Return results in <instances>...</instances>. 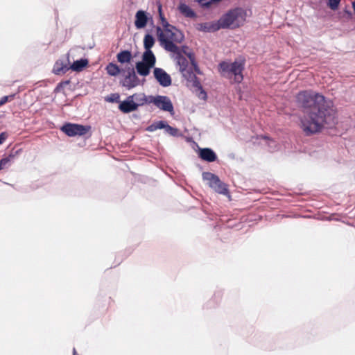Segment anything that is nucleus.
Returning a JSON list of instances; mask_svg holds the SVG:
<instances>
[{
  "mask_svg": "<svg viewBox=\"0 0 355 355\" xmlns=\"http://www.w3.org/2000/svg\"><path fill=\"white\" fill-rule=\"evenodd\" d=\"M119 109L123 113H129L137 110L136 104L130 96H128L125 101L120 103Z\"/></svg>",
  "mask_w": 355,
  "mask_h": 355,
  "instance_id": "obj_13",
  "label": "nucleus"
},
{
  "mask_svg": "<svg viewBox=\"0 0 355 355\" xmlns=\"http://www.w3.org/2000/svg\"><path fill=\"white\" fill-rule=\"evenodd\" d=\"M340 0H329L328 6L333 10H336L339 6Z\"/></svg>",
  "mask_w": 355,
  "mask_h": 355,
  "instance_id": "obj_29",
  "label": "nucleus"
},
{
  "mask_svg": "<svg viewBox=\"0 0 355 355\" xmlns=\"http://www.w3.org/2000/svg\"><path fill=\"white\" fill-rule=\"evenodd\" d=\"M132 101L135 102L137 105V108L138 107L144 105L145 103H149V96L147 97L144 94H135L133 95L129 96Z\"/></svg>",
  "mask_w": 355,
  "mask_h": 355,
  "instance_id": "obj_18",
  "label": "nucleus"
},
{
  "mask_svg": "<svg viewBox=\"0 0 355 355\" xmlns=\"http://www.w3.org/2000/svg\"><path fill=\"white\" fill-rule=\"evenodd\" d=\"M344 12H345V14L346 15V16L347 17V18L351 19V18L352 17V12H351V11H349V10L345 9V10H344Z\"/></svg>",
  "mask_w": 355,
  "mask_h": 355,
  "instance_id": "obj_33",
  "label": "nucleus"
},
{
  "mask_svg": "<svg viewBox=\"0 0 355 355\" xmlns=\"http://www.w3.org/2000/svg\"><path fill=\"white\" fill-rule=\"evenodd\" d=\"M196 28L199 31L211 33L216 31L220 28L218 21L197 24H196Z\"/></svg>",
  "mask_w": 355,
  "mask_h": 355,
  "instance_id": "obj_12",
  "label": "nucleus"
},
{
  "mask_svg": "<svg viewBox=\"0 0 355 355\" xmlns=\"http://www.w3.org/2000/svg\"><path fill=\"white\" fill-rule=\"evenodd\" d=\"M87 64L88 60L87 59H80L73 62V63L69 67V69L74 71H80L87 65Z\"/></svg>",
  "mask_w": 355,
  "mask_h": 355,
  "instance_id": "obj_20",
  "label": "nucleus"
},
{
  "mask_svg": "<svg viewBox=\"0 0 355 355\" xmlns=\"http://www.w3.org/2000/svg\"><path fill=\"white\" fill-rule=\"evenodd\" d=\"M152 20V17L149 14L144 10H138L135 14V26L137 29H142L147 25L149 20Z\"/></svg>",
  "mask_w": 355,
  "mask_h": 355,
  "instance_id": "obj_11",
  "label": "nucleus"
},
{
  "mask_svg": "<svg viewBox=\"0 0 355 355\" xmlns=\"http://www.w3.org/2000/svg\"><path fill=\"white\" fill-rule=\"evenodd\" d=\"M14 157V155H10L8 157L1 159L0 160V170L3 169Z\"/></svg>",
  "mask_w": 355,
  "mask_h": 355,
  "instance_id": "obj_26",
  "label": "nucleus"
},
{
  "mask_svg": "<svg viewBox=\"0 0 355 355\" xmlns=\"http://www.w3.org/2000/svg\"><path fill=\"white\" fill-rule=\"evenodd\" d=\"M165 132L171 136H177L178 135V130L177 128H173L169 125H167L165 128Z\"/></svg>",
  "mask_w": 355,
  "mask_h": 355,
  "instance_id": "obj_28",
  "label": "nucleus"
},
{
  "mask_svg": "<svg viewBox=\"0 0 355 355\" xmlns=\"http://www.w3.org/2000/svg\"><path fill=\"white\" fill-rule=\"evenodd\" d=\"M196 1H198L202 6L208 7L211 3L210 0H196Z\"/></svg>",
  "mask_w": 355,
  "mask_h": 355,
  "instance_id": "obj_31",
  "label": "nucleus"
},
{
  "mask_svg": "<svg viewBox=\"0 0 355 355\" xmlns=\"http://www.w3.org/2000/svg\"><path fill=\"white\" fill-rule=\"evenodd\" d=\"M69 83V80H67V81H64V82H62V83H60L56 87V89H59L60 87H62L64 85H67Z\"/></svg>",
  "mask_w": 355,
  "mask_h": 355,
  "instance_id": "obj_34",
  "label": "nucleus"
},
{
  "mask_svg": "<svg viewBox=\"0 0 355 355\" xmlns=\"http://www.w3.org/2000/svg\"><path fill=\"white\" fill-rule=\"evenodd\" d=\"M141 62L153 68L156 62V58L153 51H144Z\"/></svg>",
  "mask_w": 355,
  "mask_h": 355,
  "instance_id": "obj_17",
  "label": "nucleus"
},
{
  "mask_svg": "<svg viewBox=\"0 0 355 355\" xmlns=\"http://www.w3.org/2000/svg\"><path fill=\"white\" fill-rule=\"evenodd\" d=\"M352 8H353L354 12V13H355V1H352Z\"/></svg>",
  "mask_w": 355,
  "mask_h": 355,
  "instance_id": "obj_36",
  "label": "nucleus"
},
{
  "mask_svg": "<svg viewBox=\"0 0 355 355\" xmlns=\"http://www.w3.org/2000/svg\"><path fill=\"white\" fill-rule=\"evenodd\" d=\"M246 19V12L242 8H237L230 10L223 15L218 23L220 28H234L243 24Z\"/></svg>",
  "mask_w": 355,
  "mask_h": 355,
  "instance_id": "obj_4",
  "label": "nucleus"
},
{
  "mask_svg": "<svg viewBox=\"0 0 355 355\" xmlns=\"http://www.w3.org/2000/svg\"><path fill=\"white\" fill-rule=\"evenodd\" d=\"M158 11H159L160 24L162 26L161 27L164 28V27L167 26L168 25H169L170 24L167 21V20L164 17V15L162 14L161 6H159Z\"/></svg>",
  "mask_w": 355,
  "mask_h": 355,
  "instance_id": "obj_25",
  "label": "nucleus"
},
{
  "mask_svg": "<svg viewBox=\"0 0 355 355\" xmlns=\"http://www.w3.org/2000/svg\"><path fill=\"white\" fill-rule=\"evenodd\" d=\"M157 35L160 44L167 51H177L178 46L175 43H181L184 40L182 33L174 26L169 24L164 28L156 27Z\"/></svg>",
  "mask_w": 355,
  "mask_h": 355,
  "instance_id": "obj_3",
  "label": "nucleus"
},
{
  "mask_svg": "<svg viewBox=\"0 0 355 355\" xmlns=\"http://www.w3.org/2000/svg\"><path fill=\"white\" fill-rule=\"evenodd\" d=\"M122 71L125 73V77L122 80V85L123 87L130 89L139 85V80L135 73V69L132 67H125L122 69Z\"/></svg>",
  "mask_w": 355,
  "mask_h": 355,
  "instance_id": "obj_9",
  "label": "nucleus"
},
{
  "mask_svg": "<svg viewBox=\"0 0 355 355\" xmlns=\"http://www.w3.org/2000/svg\"><path fill=\"white\" fill-rule=\"evenodd\" d=\"M8 137L6 132H1L0 134V144H3Z\"/></svg>",
  "mask_w": 355,
  "mask_h": 355,
  "instance_id": "obj_32",
  "label": "nucleus"
},
{
  "mask_svg": "<svg viewBox=\"0 0 355 355\" xmlns=\"http://www.w3.org/2000/svg\"><path fill=\"white\" fill-rule=\"evenodd\" d=\"M202 176L203 180L206 181L216 192L223 195L228 194L227 185L221 182L217 175L209 172H203Z\"/></svg>",
  "mask_w": 355,
  "mask_h": 355,
  "instance_id": "obj_6",
  "label": "nucleus"
},
{
  "mask_svg": "<svg viewBox=\"0 0 355 355\" xmlns=\"http://www.w3.org/2000/svg\"><path fill=\"white\" fill-rule=\"evenodd\" d=\"M155 42V38L150 34H146L144 38V47L145 51H151Z\"/></svg>",
  "mask_w": 355,
  "mask_h": 355,
  "instance_id": "obj_22",
  "label": "nucleus"
},
{
  "mask_svg": "<svg viewBox=\"0 0 355 355\" xmlns=\"http://www.w3.org/2000/svg\"><path fill=\"white\" fill-rule=\"evenodd\" d=\"M12 96H3L1 99H0V106L4 105L6 103H7L9 100V98L12 99Z\"/></svg>",
  "mask_w": 355,
  "mask_h": 355,
  "instance_id": "obj_30",
  "label": "nucleus"
},
{
  "mask_svg": "<svg viewBox=\"0 0 355 355\" xmlns=\"http://www.w3.org/2000/svg\"><path fill=\"white\" fill-rule=\"evenodd\" d=\"M153 73L157 82L162 87H166L171 85V76L164 69L161 68H155Z\"/></svg>",
  "mask_w": 355,
  "mask_h": 355,
  "instance_id": "obj_10",
  "label": "nucleus"
},
{
  "mask_svg": "<svg viewBox=\"0 0 355 355\" xmlns=\"http://www.w3.org/2000/svg\"><path fill=\"white\" fill-rule=\"evenodd\" d=\"M69 64V58L68 56L65 62L62 60H58L54 64L53 71L56 75L63 74L70 69Z\"/></svg>",
  "mask_w": 355,
  "mask_h": 355,
  "instance_id": "obj_15",
  "label": "nucleus"
},
{
  "mask_svg": "<svg viewBox=\"0 0 355 355\" xmlns=\"http://www.w3.org/2000/svg\"><path fill=\"white\" fill-rule=\"evenodd\" d=\"M131 59L132 54L129 51H122L117 54V60L121 63H128Z\"/></svg>",
  "mask_w": 355,
  "mask_h": 355,
  "instance_id": "obj_21",
  "label": "nucleus"
},
{
  "mask_svg": "<svg viewBox=\"0 0 355 355\" xmlns=\"http://www.w3.org/2000/svg\"><path fill=\"white\" fill-rule=\"evenodd\" d=\"M73 355H77V352H76L75 348H73Z\"/></svg>",
  "mask_w": 355,
  "mask_h": 355,
  "instance_id": "obj_38",
  "label": "nucleus"
},
{
  "mask_svg": "<svg viewBox=\"0 0 355 355\" xmlns=\"http://www.w3.org/2000/svg\"><path fill=\"white\" fill-rule=\"evenodd\" d=\"M187 50L188 47L182 46V49L178 47L177 51L171 52L173 53V58L179 67V71L182 76L187 79L196 78L193 71L198 73H200V71L195 61L194 54Z\"/></svg>",
  "mask_w": 355,
  "mask_h": 355,
  "instance_id": "obj_2",
  "label": "nucleus"
},
{
  "mask_svg": "<svg viewBox=\"0 0 355 355\" xmlns=\"http://www.w3.org/2000/svg\"><path fill=\"white\" fill-rule=\"evenodd\" d=\"M149 103H153L159 109L173 114V105L171 99L166 96H149Z\"/></svg>",
  "mask_w": 355,
  "mask_h": 355,
  "instance_id": "obj_7",
  "label": "nucleus"
},
{
  "mask_svg": "<svg viewBox=\"0 0 355 355\" xmlns=\"http://www.w3.org/2000/svg\"><path fill=\"white\" fill-rule=\"evenodd\" d=\"M120 96L117 93L112 94L110 96L105 97V101L110 103H119Z\"/></svg>",
  "mask_w": 355,
  "mask_h": 355,
  "instance_id": "obj_27",
  "label": "nucleus"
},
{
  "mask_svg": "<svg viewBox=\"0 0 355 355\" xmlns=\"http://www.w3.org/2000/svg\"><path fill=\"white\" fill-rule=\"evenodd\" d=\"M135 67L137 73L142 76H147L150 73V69L153 68L141 61L137 62Z\"/></svg>",
  "mask_w": 355,
  "mask_h": 355,
  "instance_id": "obj_19",
  "label": "nucleus"
},
{
  "mask_svg": "<svg viewBox=\"0 0 355 355\" xmlns=\"http://www.w3.org/2000/svg\"><path fill=\"white\" fill-rule=\"evenodd\" d=\"M167 125L168 124L165 121H159L155 122V123H152L151 125H150L146 128V130H148L149 132H154L158 129H164L165 130Z\"/></svg>",
  "mask_w": 355,
  "mask_h": 355,
  "instance_id": "obj_24",
  "label": "nucleus"
},
{
  "mask_svg": "<svg viewBox=\"0 0 355 355\" xmlns=\"http://www.w3.org/2000/svg\"><path fill=\"white\" fill-rule=\"evenodd\" d=\"M194 85L196 86V87H198L200 89H202L199 82L195 81L194 82Z\"/></svg>",
  "mask_w": 355,
  "mask_h": 355,
  "instance_id": "obj_35",
  "label": "nucleus"
},
{
  "mask_svg": "<svg viewBox=\"0 0 355 355\" xmlns=\"http://www.w3.org/2000/svg\"><path fill=\"white\" fill-rule=\"evenodd\" d=\"M106 70L107 73L112 76H116L121 72H123L122 70H121L120 68L114 63H109L106 67Z\"/></svg>",
  "mask_w": 355,
  "mask_h": 355,
  "instance_id": "obj_23",
  "label": "nucleus"
},
{
  "mask_svg": "<svg viewBox=\"0 0 355 355\" xmlns=\"http://www.w3.org/2000/svg\"><path fill=\"white\" fill-rule=\"evenodd\" d=\"M243 64L241 62H223L219 64L221 75L227 78H234V82L241 83L243 80L242 71Z\"/></svg>",
  "mask_w": 355,
  "mask_h": 355,
  "instance_id": "obj_5",
  "label": "nucleus"
},
{
  "mask_svg": "<svg viewBox=\"0 0 355 355\" xmlns=\"http://www.w3.org/2000/svg\"><path fill=\"white\" fill-rule=\"evenodd\" d=\"M199 157L208 162H213L216 160L217 156L213 150L205 148L199 150Z\"/></svg>",
  "mask_w": 355,
  "mask_h": 355,
  "instance_id": "obj_14",
  "label": "nucleus"
},
{
  "mask_svg": "<svg viewBox=\"0 0 355 355\" xmlns=\"http://www.w3.org/2000/svg\"><path fill=\"white\" fill-rule=\"evenodd\" d=\"M89 126H85L80 124L70 123L64 124L60 128V130L69 137L84 135L89 131Z\"/></svg>",
  "mask_w": 355,
  "mask_h": 355,
  "instance_id": "obj_8",
  "label": "nucleus"
},
{
  "mask_svg": "<svg viewBox=\"0 0 355 355\" xmlns=\"http://www.w3.org/2000/svg\"><path fill=\"white\" fill-rule=\"evenodd\" d=\"M297 101L303 109L301 125L306 134L316 133L324 123H334L333 102L324 96L312 91H303L297 94Z\"/></svg>",
  "mask_w": 355,
  "mask_h": 355,
  "instance_id": "obj_1",
  "label": "nucleus"
},
{
  "mask_svg": "<svg viewBox=\"0 0 355 355\" xmlns=\"http://www.w3.org/2000/svg\"><path fill=\"white\" fill-rule=\"evenodd\" d=\"M179 12L185 17L193 19L197 17L196 13L186 3H180L178 7Z\"/></svg>",
  "mask_w": 355,
  "mask_h": 355,
  "instance_id": "obj_16",
  "label": "nucleus"
},
{
  "mask_svg": "<svg viewBox=\"0 0 355 355\" xmlns=\"http://www.w3.org/2000/svg\"><path fill=\"white\" fill-rule=\"evenodd\" d=\"M201 94L202 95V98H205L206 96V93L205 92H202Z\"/></svg>",
  "mask_w": 355,
  "mask_h": 355,
  "instance_id": "obj_37",
  "label": "nucleus"
}]
</instances>
